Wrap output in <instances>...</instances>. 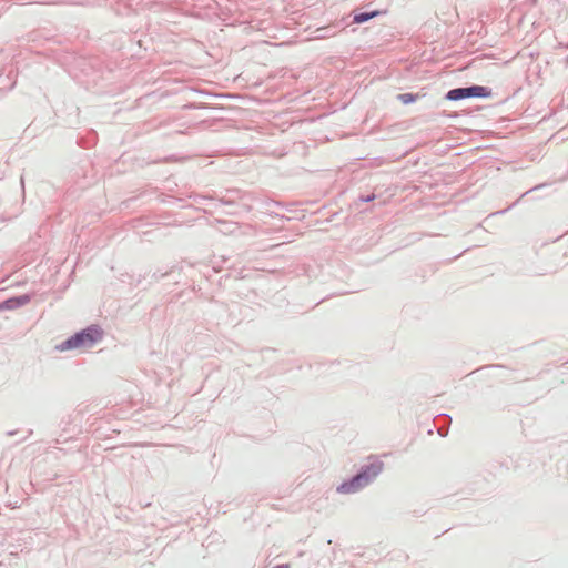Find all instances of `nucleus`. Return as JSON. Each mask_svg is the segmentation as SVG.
Returning <instances> with one entry per match:
<instances>
[{
	"label": "nucleus",
	"mask_w": 568,
	"mask_h": 568,
	"mask_svg": "<svg viewBox=\"0 0 568 568\" xmlns=\"http://www.w3.org/2000/svg\"><path fill=\"white\" fill-rule=\"evenodd\" d=\"M369 483L367 473H359L352 480L345 481L337 487L339 494H354L361 490Z\"/></svg>",
	"instance_id": "nucleus-3"
},
{
	"label": "nucleus",
	"mask_w": 568,
	"mask_h": 568,
	"mask_svg": "<svg viewBox=\"0 0 568 568\" xmlns=\"http://www.w3.org/2000/svg\"><path fill=\"white\" fill-rule=\"evenodd\" d=\"M383 469V463L379 460H376L368 466L364 468L362 473H367V476L369 477V481L375 478Z\"/></svg>",
	"instance_id": "nucleus-4"
},
{
	"label": "nucleus",
	"mask_w": 568,
	"mask_h": 568,
	"mask_svg": "<svg viewBox=\"0 0 568 568\" xmlns=\"http://www.w3.org/2000/svg\"><path fill=\"white\" fill-rule=\"evenodd\" d=\"M398 100L404 104H408L415 102L417 100V95L413 93H402L398 95Z\"/></svg>",
	"instance_id": "nucleus-6"
},
{
	"label": "nucleus",
	"mask_w": 568,
	"mask_h": 568,
	"mask_svg": "<svg viewBox=\"0 0 568 568\" xmlns=\"http://www.w3.org/2000/svg\"><path fill=\"white\" fill-rule=\"evenodd\" d=\"M490 94L489 90L485 87L475 85L470 88H459V89H453L448 91L446 98L452 101L465 99V98H471V97H478V98H486Z\"/></svg>",
	"instance_id": "nucleus-2"
},
{
	"label": "nucleus",
	"mask_w": 568,
	"mask_h": 568,
	"mask_svg": "<svg viewBox=\"0 0 568 568\" xmlns=\"http://www.w3.org/2000/svg\"><path fill=\"white\" fill-rule=\"evenodd\" d=\"M102 338V331L97 326H90L57 346L61 352L69 349H87Z\"/></svg>",
	"instance_id": "nucleus-1"
},
{
	"label": "nucleus",
	"mask_w": 568,
	"mask_h": 568,
	"mask_svg": "<svg viewBox=\"0 0 568 568\" xmlns=\"http://www.w3.org/2000/svg\"><path fill=\"white\" fill-rule=\"evenodd\" d=\"M378 12L377 11H374V12H371V13H359V14H356L354 17V22L356 23H363L367 20H369L371 18L377 16Z\"/></svg>",
	"instance_id": "nucleus-5"
}]
</instances>
